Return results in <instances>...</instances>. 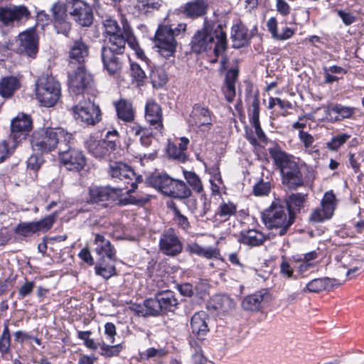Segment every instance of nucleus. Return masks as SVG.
I'll return each mask as SVG.
<instances>
[{
	"mask_svg": "<svg viewBox=\"0 0 364 364\" xmlns=\"http://www.w3.org/2000/svg\"><path fill=\"white\" fill-rule=\"evenodd\" d=\"M340 284L336 279L330 277H322L312 279L303 289V292L319 293L323 290L330 291L334 287Z\"/></svg>",
	"mask_w": 364,
	"mask_h": 364,
	"instance_id": "obj_33",
	"label": "nucleus"
},
{
	"mask_svg": "<svg viewBox=\"0 0 364 364\" xmlns=\"http://www.w3.org/2000/svg\"><path fill=\"white\" fill-rule=\"evenodd\" d=\"M88 152L97 159H103L116 150L117 144L114 139L97 140L93 136L85 141Z\"/></svg>",
	"mask_w": 364,
	"mask_h": 364,
	"instance_id": "obj_18",
	"label": "nucleus"
},
{
	"mask_svg": "<svg viewBox=\"0 0 364 364\" xmlns=\"http://www.w3.org/2000/svg\"><path fill=\"white\" fill-rule=\"evenodd\" d=\"M166 353L167 351L164 348H149L145 351L141 352L140 356L142 360L158 359L166 355Z\"/></svg>",
	"mask_w": 364,
	"mask_h": 364,
	"instance_id": "obj_56",
	"label": "nucleus"
},
{
	"mask_svg": "<svg viewBox=\"0 0 364 364\" xmlns=\"http://www.w3.org/2000/svg\"><path fill=\"white\" fill-rule=\"evenodd\" d=\"M159 245L161 252L166 256H177L183 250V244L175 230L171 228L162 232L160 236Z\"/></svg>",
	"mask_w": 364,
	"mask_h": 364,
	"instance_id": "obj_16",
	"label": "nucleus"
},
{
	"mask_svg": "<svg viewBox=\"0 0 364 364\" xmlns=\"http://www.w3.org/2000/svg\"><path fill=\"white\" fill-rule=\"evenodd\" d=\"M147 301L149 308L152 311L150 312L154 316H158L168 312H174L178 302L173 291L170 290L159 291L155 294L154 297L149 298Z\"/></svg>",
	"mask_w": 364,
	"mask_h": 364,
	"instance_id": "obj_11",
	"label": "nucleus"
},
{
	"mask_svg": "<svg viewBox=\"0 0 364 364\" xmlns=\"http://www.w3.org/2000/svg\"><path fill=\"white\" fill-rule=\"evenodd\" d=\"M237 211L236 205L230 202L223 203L220 205L216 215L224 218L225 220H228L230 216L235 215Z\"/></svg>",
	"mask_w": 364,
	"mask_h": 364,
	"instance_id": "obj_50",
	"label": "nucleus"
},
{
	"mask_svg": "<svg viewBox=\"0 0 364 364\" xmlns=\"http://www.w3.org/2000/svg\"><path fill=\"white\" fill-rule=\"evenodd\" d=\"M114 261H109L105 257H100L95 267V274L105 279H108L117 274Z\"/></svg>",
	"mask_w": 364,
	"mask_h": 364,
	"instance_id": "obj_38",
	"label": "nucleus"
},
{
	"mask_svg": "<svg viewBox=\"0 0 364 364\" xmlns=\"http://www.w3.org/2000/svg\"><path fill=\"white\" fill-rule=\"evenodd\" d=\"M271 191V183L269 181L264 182L263 179H260L256 183L252 189V193L255 196H267Z\"/></svg>",
	"mask_w": 364,
	"mask_h": 364,
	"instance_id": "obj_57",
	"label": "nucleus"
},
{
	"mask_svg": "<svg viewBox=\"0 0 364 364\" xmlns=\"http://www.w3.org/2000/svg\"><path fill=\"white\" fill-rule=\"evenodd\" d=\"M68 132L65 129L57 128H46L36 131L33 133L31 146L33 150L42 154L53 151L58 144H68Z\"/></svg>",
	"mask_w": 364,
	"mask_h": 364,
	"instance_id": "obj_6",
	"label": "nucleus"
},
{
	"mask_svg": "<svg viewBox=\"0 0 364 364\" xmlns=\"http://www.w3.org/2000/svg\"><path fill=\"white\" fill-rule=\"evenodd\" d=\"M86 157L82 151L70 148V171L82 170L86 165Z\"/></svg>",
	"mask_w": 364,
	"mask_h": 364,
	"instance_id": "obj_41",
	"label": "nucleus"
},
{
	"mask_svg": "<svg viewBox=\"0 0 364 364\" xmlns=\"http://www.w3.org/2000/svg\"><path fill=\"white\" fill-rule=\"evenodd\" d=\"M183 174L187 183L193 191L198 193L203 191V186L200 178L194 171L183 170Z\"/></svg>",
	"mask_w": 364,
	"mask_h": 364,
	"instance_id": "obj_46",
	"label": "nucleus"
},
{
	"mask_svg": "<svg viewBox=\"0 0 364 364\" xmlns=\"http://www.w3.org/2000/svg\"><path fill=\"white\" fill-rule=\"evenodd\" d=\"M282 200L275 198L270 206L262 213V221L269 230H275L279 236L287 234L294 223L290 215L286 213Z\"/></svg>",
	"mask_w": 364,
	"mask_h": 364,
	"instance_id": "obj_5",
	"label": "nucleus"
},
{
	"mask_svg": "<svg viewBox=\"0 0 364 364\" xmlns=\"http://www.w3.org/2000/svg\"><path fill=\"white\" fill-rule=\"evenodd\" d=\"M330 112L337 114L335 121H340L343 119L350 118L355 112V109L349 106H343L341 104H336L328 108Z\"/></svg>",
	"mask_w": 364,
	"mask_h": 364,
	"instance_id": "obj_44",
	"label": "nucleus"
},
{
	"mask_svg": "<svg viewBox=\"0 0 364 364\" xmlns=\"http://www.w3.org/2000/svg\"><path fill=\"white\" fill-rule=\"evenodd\" d=\"M117 117L126 122H132L134 119L132 105L128 101L121 99L114 103Z\"/></svg>",
	"mask_w": 364,
	"mask_h": 364,
	"instance_id": "obj_40",
	"label": "nucleus"
},
{
	"mask_svg": "<svg viewBox=\"0 0 364 364\" xmlns=\"http://www.w3.org/2000/svg\"><path fill=\"white\" fill-rule=\"evenodd\" d=\"M203 341L204 340H199L198 338H196L193 335L190 336L189 345L193 350L192 357L195 363L203 362L205 360L202 350V343Z\"/></svg>",
	"mask_w": 364,
	"mask_h": 364,
	"instance_id": "obj_45",
	"label": "nucleus"
},
{
	"mask_svg": "<svg viewBox=\"0 0 364 364\" xmlns=\"http://www.w3.org/2000/svg\"><path fill=\"white\" fill-rule=\"evenodd\" d=\"M107 173L114 182L122 183V186L117 188L127 189L128 194L134 193L137 188V184L143 182L142 176L136 175L130 166L123 162H111Z\"/></svg>",
	"mask_w": 364,
	"mask_h": 364,
	"instance_id": "obj_7",
	"label": "nucleus"
},
{
	"mask_svg": "<svg viewBox=\"0 0 364 364\" xmlns=\"http://www.w3.org/2000/svg\"><path fill=\"white\" fill-rule=\"evenodd\" d=\"M208 316L205 311L195 313L191 318V335L199 340H205L209 332Z\"/></svg>",
	"mask_w": 364,
	"mask_h": 364,
	"instance_id": "obj_24",
	"label": "nucleus"
},
{
	"mask_svg": "<svg viewBox=\"0 0 364 364\" xmlns=\"http://www.w3.org/2000/svg\"><path fill=\"white\" fill-rule=\"evenodd\" d=\"M267 292L258 291L253 294L245 296L242 301V306L244 310L249 311H258L262 308V302Z\"/></svg>",
	"mask_w": 364,
	"mask_h": 364,
	"instance_id": "obj_37",
	"label": "nucleus"
},
{
	"mask_svg": "<svg viewBox=\"0 0 364 364\" xmlns=\"http://www.w3.org/2000/svg\"><path fill=\"white\" fill-rule=\"evenodd\" d=\"M103 25L109 45H118L120 50L122 45H125V41L122 36L123 28L121 29L117 21L112 18L105 19Z\"/></svg>",
	"mask_w": 364,
	"mask_h": 364,
	"instance_id": "obj_25",
	"label": "nucleus"
},
{
	"mask_svg": "<svg viewBox=\"0 0 364 364\" xmlns=\"http://www.w3.org/2000/svg\"><path fill=\"white\" fill-rule=\"evenodd\" d=\"M123 188H114L110 186L94 187L90 188V201L103 207H107L111 203L119 200Z\"/></svg>",
	"mask_w": 364,
	"mask_h": 364,
	"instance_id": "obj_14",
	"label": "nucleus"
},
{
	"mask_svg": "<svg viewBox=\"0 0 364 364\" xmlns=\"http://www.w3.org/2000/svg\"><path fill=\"white\" fill-rule=\"evenodd\" d=\"M337 13L346 26H350L357 20V18L350 12H346L343 10H338Z\"/></svg>",
	"mask_w": 364,
	"mask_h": 364,
	"instance_id": "obj_64",
	"label": "nucleus"
},
{
	"mask_svg": "<svg viewBox=\"0 0 364 364\" xmlns=\"http://www.w3.org/2000/svg\"><path fill=\"white\" fill-rule=\"evenodd\" d=\"M178 291L183 296L192 297L194 296V287L190 283H183L176 287Z\"/></svg>",
	"mask_w": 364,
	"mask_h": 364,
	"instance_id": "obj_62",
	"label": "nucleus"
},
{
	"mask_svg": "<svg viewBox=\"0 0 364 364\" xmlns=\"http://www.w3.org/2000/svg\"><path fill=\"white\" fill-rule=\"evenodd\" d=\"M36 95L42 106L53 107L60 97V84L52 76L42 75L36 82Z\"/></svg>",
	"mask_w": 364,
	"mask_h": 364,
	"instance_id": "obj_8",
	"label": "nucleus"
},
{
	"mask_svg": "<svg viewBox=\"0 0 364 364\" xmlns=\"http://www.w3.org/2000/svg\"><path fill=\"white\" fill-rule=\"evenodd\" d=\"M151 84L155 88L162 87L168 82V75L161 67H154L150 73Z\"/></svg>",
	"mask_w": 364,
	"mask_h": 364,
	"instance_id": "obj_42",
	"label": "nucleus"
},
{
	"mask_svg": "<svg viewBox=\"0 0 364 364\" xmlns=\"http://www.w3.org/2000/svg\"><path fill=\"white\" fill-rule=\"evenodd\" d=\"M186 23L160 24L154 36L155 46L159 54L165 58L174 55L176 47V38L183 36L186 30Z\"/></svg>",
	"mask_w": 364,
	"mask_h": 364,
	"instance_id": "obj_4",
	"label": "nucleus"
},
{
	"mask_svg": "<svg viewBox=\"0 0 364 364\" xmlns=\"http://www.w3.org/2000/svg\"><path fill=\"white\" fill-rule=\"evenodd\" d=\"M125 50V45L119 50L118 45L104 46L101 48V58L104 69L110 76L119 75L123 67L121 55Z\"/></svg>",
	"mask_w": 364,
	"mask_h": 364,
	"instance_id": "obj_10",
	"label": "nucleus"
},
{
	"mask_svg": "<svg viewBox=\"0 0 364 364\" xmlns=\"http://www.w3.org/2000/svg\"><path fill=\"white\" fill-rule=\"evenodd\" d=\"M162 2V0H136V7L141 13L150 14L159 11Z\"/></svg>",
	"mask_w": 364,
	"mask_h": 364,
	"instance_id": "obj_43",
	"label": "nucleus"
},
{
	"mask_svg": "<svg viewBox=\"0 0 364 364\" xmlns=\"http://www.w3.org/2000/svg\"><path fill=\"white\" fill-rule=\"evenodd\" d=\"M150 299H146L144 301L143 304H134L132 306V309L136 312V314L138 316H154V314H152L150 311L152 310L149 308V304L147 301H149Z\"/></svg>",
	"mask_w": 364,
	"mask_h": 364,
	"instance_id": "obj_58",
	"label": "nucleus"
},
{
	"mask_svg": "<svg viewBox=\"0 0 364 364\" xmlns=\"http://www.w3.org/2000/svg\"><path fill=\"white\" fill-rule=\"evenodd\" d=\"M336 196L332 191L326 192L321 200V205L328 217H332L335 210Z\"/></svg>",
	"mask_w": 364,
	"mask_h": 364,
	"instance_id": "obj_47",
	"label": "nucleus"
},
{
	"mask_svg": "<svg viewBox=\"0 0 364 364\" xmlns=\"http://www.w3.org/2000/svg\"><path fill=\"white\" fill-rule=\"evenodd\" d=\"M220 255V251L218 248L213 247H208L201 248L200 253L198 256L203 257L206 259L218 258Z\"/></svg>",
	"mask_w": 364,
	"mask_h": 364,
	"instance_id": "obj_61",
	"label": "nucleus"
},
{
	"mask_svg": "<svg viewBox=\"0 0 364 364\" xmlns=\"http://www.w3.org/2000/svg\"><path fill=\"white\" fill-rule=\"evenodd\" d=\"M350 138V135L346 133L336 135L333 136L331 140L326 144V146L331 151H337Z\"/></svg>",
	"mask_w": 364,
	"mask_h": 364,
	"instance_id": "obj_52",
	"label": "nucleus"
},
{
	"mask_svg": "<svg viewBox=\"0 0 364 364\" xmlns=\"http://www.w3.org/2000/svg\"><path fill=\"white\" fill-rule=\"evenodd\" d=\"M30 12L24 6H14L11 7H0V21L4 26H9L14 21H19L28 18Z\"/></svg>",
	"mask_w": 364,
	"mask_h": 364,
	"instance_id": "obj_23",
	"label": "nucleus"
},
{
	"mask_svg": "<svg viewBox=\"0 0 364 364\" xmlns=\"http://www.w3.org/2000/svg\"><path fill=\"white\" fill-rule=\"evenodd\" d=\"M269 153L275 166L280 170L282 183L286 188L296 190L304 186L303 174L291 155L278 148L269 149Z\"/></svg>",
	"mask_w": 364,
	"mask_h": 364,
	"instance_id": "obj_3",
	"label": "nucleus"
},
{
	"mask_svg": "<svg viewBox=\"0 0 364 364\" xmlns=\"http://www.w3.org/2000/svg\"><path fill=\"white\" fill-rule=\"evenodd\" d=\"M20 87L21 82L18 77H4L0 80V96L4 99H9Z\"/></svg>",
	"mask_w": 364,
	"mask_h": 364,
	"instance_id": "obj_35",
	"label": "nucleus"
},
{
	"mask_svg": "<svg viewBox=\"0 0 364 364\" xmlns=\"http://www.w3.org/2000/svg\"><path fill=\"white\" fill-rule=\"evenodd\" d=\"M267 240V237L255 229L242 230L240 232V241L246 245L255 247L262 245Z\"/></svg>",
	"mask_w": 364,
	"mask_h": 364,
	"instance_id": "obj_36",
	"label": "nucleus"
},
{
	"mask_svg": "<svg viewBox=\"0 0 364 364\" xmlns=\"http://www.w3.org/2000/svg\"><path fill=\"white\" fill-rule=\"evenodd\" d=\"M189 144V139L183 136L180 138V142H168L166 151L169 158L181 163H184L188 159L186 150Z\"/></svg>",
	"mask_w": 364,
	"mask_h": 364,
	"instance_id": "obj_29",
	"label": "nucleus"
},
{
	"mask_svg": "<svg viewBox=\"0 0 364 364\" xmlns=\"http://www.w3.org/2000/svg\"><path fill=\"white\" fill-rule=\"evenodd\" d=\"M77 338L82 341H83L84 345L89 349L92 350H96L99 346L100 345V342H96L92 338H90L92 334L90 331H77Z\"/></svg>",
	"mask_w": 364,
	"mask_h": 364,
	"instance_id": "obj_49",
	"label": "nucleus"
},
{
	"mask_svg": "<svg viewBox=\"0 0 364 364\" xmlns=\"http://www.w3.org/2000/svg\"><path fill=\"white\" fill-rule=\"evenodd\" d=\"M72 11L70 15L80 27H90L94 20L92 7L83 0H72Z\"/></svg>",
	"mask_w": 364,
	"mask_h": 364,
	"instance_id": "obj_17",
	"label": "nucleus"
},
{
	"mask_svg": "<svg viewBox=\"0 0 364 364\" xmlns=\"http://www.w3.org/2000/svg\"><path fill=\"white\" fill-rule=\"evenodd\" d=\"M54 26L58 33H61L65 36L68 33V23L67 22V4L58 2L52 7Z\"/></svg>",
	"mask_w": 364,
	"mask_h": 364,
	"instance_id": "obj_26",
	"label": "nucleus"
},
{
	"mask_svg": "<svg viewBox=\"0 0 364 364\" xmlns=\"http://www.w3.org/2000/svg\"><path fill=\"white\" fill-rule=\"evenodd\" d=\"M117 334L116 326L113 323L107 322L105 325V335L107 340L113 343L114 342V336Z\"/></svg>",
	"mask_w": 364,
	"mask_h": 364,
	"instance_id": "obj_63",
	"label": "nucleus"
},
{
	"mask_svg": "<svg viewBox=\"0 0 364 364\" xmlns=\"http://www.w3.org/2000/svg\"><path fill=\"white\" fill-rule=\"evenodd\" d=\"M330 218H331V217H328L324 211L323 208L321 207V208H316L313 210L309 220L314 223H321Z\"/></svg>",
	"mask_w": 364,
	"mask_h": 364,
	"instance_id": "obj_60",
	"label": "nucleus"
},
{
	"mask_svg": "<svg viewBox=\"0 0 364 364\" xmlns=\"http://www.w3.org/2000/svg\"><path fill=\"white\" fill-rule=\"evenodd\" d=\"M75 122L82 127L95 126L102 119V112L98 105L90 99L80 101L72 107Z\"/></svg>",
	"mask_w": 364,
	"mask_h": 364,
	"instance_id": "obj_9",
	"label": "nucleus"
},
{
	"mask_svg": "<svg viewBox=\"0 0 364 364\" xmlns=\"http://www.w3.org/2000/svg\"><path fill=\"white\" fill-rule=\"evenodd\" d=\"M89 55V46L82 38L73 40L70 45V68L75 65H85Z\"/></svg>",
	"mask_w": 364,
	"mask_h": 364,
	"instance_id": "obj_20",
	"label": "nucleus"
},
{
	"mask_svg": "<svg viewBox=\"0 0 364 364\" xmlns=\"http://www.w3.org/2000/svg\"><path fill=\"white\" fill-rule=\"evenodd\" d=\"M99 347L100 348V355L106 358L117 356L123 349L122 344L109 346L105 343L102 341L100 342Z\"/></svg>",
	"mask_w": 364,
	"mask_h": 364,
	"instance_id": "obj_48",
	"label": "nucleus"
},
{
	"mask_svg": "<svg viewBox=\"0 0 364 364\" xmlns=\"http://www.w3.org/2000/svg\"><path fill=\"white\" fill-rule=\"evenodd\" d=\"M208 3L206 0H193L183 6V13L186 16L196 19L207 14Z\"/></svg>",
	"mask_w": 364,
	"mask_h": 364,
	"instance_id": "obj_32",
	"label": "nucleus"
},
{
	"mask_svg": "<svg viewBox=\"0 0 364 364\" xmlns=\"http://www.w3.org/2000/svg\"><path fill=\"white\" fill-rule=\"evenodd\" d=\"M70 90L80 95L87 89L92 82V76L85 65H75L70 68Z\"/></svg>",
	"mask_w": 364,
	"mask_h": 364,
	"instance_id": "obj_13",
	"label": "nucleus"
},
{
	"mask_svg": "<svg viewBox=\"0 0 364 364\" xmlns=\"http://www.w3.org/2000/svg\"><path fill=\"white\" fill-rule=\"evenodd\" d=\"M247 112L250 124L259 122V100L257 96L254 97Z\"/></svg>",
	"mask_w": 364,
	"mask_h": 364,
	"instance_id": "obj_54",
	"label": "nucleus"
},
{
	"mask_svg": "<svg viewBox=\"0 0 364 364\" xmlns=\"http://www.w3.org/2000/svg\"><path fill=\"white\" fill-rule=\"evenodd\" d=\"M172 208L174 213V219L177 222L178 225L183 230H188L190 228L188 218L181 213L174 203H173Z\"/></svg>",
	"mask_w": 364,
	"mask_h": 364,
	"instance_id": "obj_59",
	"label": "nucleus"
},
{
	"mask_svg": "<svg viewBox=\"0 0 364 364\" xmlns=\"http://www.w3.org/2000/svg\"><path fill=\"white\" fill-rule=\"evenodd\" d=\"M239 70L237 68L230 69L225 75V87L224 92L226 100L228 102H232L235 96V82L237 80Z\"/></svg>",
	"mask_w": 364,
	"mask_h": 364,
	"instance_id": "obj_39",
	"label": "nucleus"
},
{
	"mask_svg": "<svg viewBox=\"0 0 364 364\" xmlns=\"http://www.w3.org/2000/svg\"><path fill=\"white\" fill-rule=\"evenodd\" d=\"M252 36L247 27L241 21L232 26L230 38L232 48L239 49L248 46Z\"/></svg>",
	"mask_w": 364,
	"mask_h": 364,
	"instance_id": "obj_21",
	"label": "nucleus"
},
{
	"mask_svg": "<svg viewBox=\"0 0 364 364\" xmlns=\"http://www.w3.org/2000/svg\"><path fill=\"white\" fill-rule=\"evenodd\" d=\"M172 180L166 173H153L146 178L145 183L166 196Z\"/></svg>",
	"mask_w": 364,
	"mask_h": 364,
	"instance_id": "obj_31",
	"label": "nucleus"
},
{
	"mask_svg": "<svg viewBox=\"0 0 364 364\" xmlns=\"http://www.w3.org/2000/svg\"><path fill=\"white\" fill-rule=\"evenodd\" d=\"M192 194L191 188L182 180L173 178L166 196L179 200L188 199Z\"/></svg>",
	"mask_w": 364,
	"mask_h": 364,
	"instance_id": "obj_34",
	"label": "nucleus"
},
{
	"mask_svg": "<svg viewBox=\"0 0 364 364\" xmlns=\"http://www.w3.org/2000/svg\"><path fill=\"white\" fill-rule=\"evenodd\" d=\"M235 303L227 294H215L213 296L207 304L209 311L226 313L235 308Z\"/></svg>",
	"mask_w": 364,
	"mask_h": 364,
	"instance_id": "obj_28",
	"label": "nucleus"
},
{
	"mask_svg": "<svg viewBox=\"0 0 364 364\" xmlns=\"http://www.w3.org/2000/svg\"><path fill=\"white\" fill-rule=\"evenodd\" d=\"M14 336L15 340L20 343H23L28 341H33L38 346L42 345L41 338L38 336H34L26 331H17L14 333Z\"/></svg>",
	"mask_w": 364,
	"mask_h": 364,
	"instance_id": "obj_55",
	"label": "nucleus"
},
{
	"mask_svg": "<svg viewBox=\"0 0 364 364\" xmlns=\"http://www.w3.org/2000/svg\"><path fill=\"white\" fill-rule=\"evenodd\" d=\"M57 216V213H54L38 221L20 223L15 228L14 232L23 237H31L40 232H46L51 228Z\"/></svg>",
	"mask_w": 364,
	"mask_h": 364,
	"instance_id": "obj_12",
	"label": "nucleus"
},
{
	"mask_svg": "<svg viewBox=\"0 0 364 364\" xmlns=\"http://www.w3.org/2000/svg\"><path fill=\"white\" fill-rule=\"evenodd\" d=\"M122 36L124 37L125 43H127L129 46L131 48L134 49L136 48H138V46H139L138 41H137L136 37L134 36L131 27L127 23V22L123 23Z\"/></svg>",
	"mask_w": 364,
	"mask_h": 364,
	"instance_id": "obj_53",
	"label": "nucleus"
},
{
	"mask_svg": "<svg viewBox=\"0 0 364 364\" xmlns=\"http://www.w3.org/2000/svg\"><path fill=\"white\" fill-rule=\"evenodd\" d=\"M31 127V119L25 114H19L12 119L9 138L12 139L14 146H16L20 141L26 138Z\"/></svg>",
	"mask_w": 364,
	"mask_h": 364,
	"instance_id": "obj_19",
	"label": "nucleus"
},
{
	"mask_svg": "<svg viewBox=\"0 0 364 364\" xmlns=\"http://www.w3.org/2000/svg\"><path fill=\"white\" fill-rule=\"evenodd\" d=\"M190 122L192 125L198 127L211 126V112L207 107H202L199 104H195L190 114Z\"/></svg>",
	"mask_w": 364,
	"mask_h": 364,
	"instance_id": "obj_30",
	"label": "nucleus"
},
{
	"mask_svg": "<svg viewBox=\"0 0 364 364\" xmlns=\"http://www.w3.org/2000/svg\"><path fill=\"white\" fill-rule=\"evenodd\" d=\"M308 198L307 193H295L286 196L282 202L291 218L295 222L296 215L304 209Z\"/></svg>",
	"mask_w": 364,
	"mask_h": 364,
	"instance_id": "obj_22",
	"label": "nucleus"
},
{
	"mask_svg": "<svg viewBox=\"0 0 364 364\" xmlns=\"http://www.w3.org/2000/svg\"><path fill=\"white\" fill-rule=\"evenodd\" d=\"M144 117L146 122L153 128L142 127L134 122L128 126L127 132L130 136L139 137L141 144L148 147L152 142L153 129L161 133L164 129L163 112L161 106L154 100H148L145 106Z\"/></svg>",
	"mask_w": 364,
	"mask_h": 364,
	"instance_id": "obj_2",
	"label": "nucleus"
},
{
	"mask_svg": "<svg viewBox=\"0 0 364 364\" xmlns=\"http://www.w3.org/2000/svg\"><path fill=\"white\" fill-rule=\"evenodd\" d=\"M130 74L133 80L137 83L139 86L144 85L146 75L145 72L142 70L138 63H131Z\"/></svg>",
	"mask_w": 364,
	"mask_h": 364,
	"instance_id": "obj_51",
	"label": "nucleus"
},
{
	"mask_svg": "<svg viewBox=\"0 0 364 364\" xmlns=\"http://www.w3.org/2000/svg\"><path fill=\"white\" fill-rule=\"evenodd\" d=\"M191 50L200 54L213 48L216 57H219L228 48L226 32L221 23H205L204 27L198 30L191 38Z\"/></svg>",
	"mask_w": 364,
	"mask_h": 364,
	"instance_id": "obj_1",
	"label": "nucleus"
},
{
	"mask_svg": "<svg viewBox=\"0 0 364 364\" xmlns=\"http://www.w3.org/2000/svg\"><path fill=\"white\" fill-rule=\"evenodd\" d=\"M94 244L95 251L100 257H105L109 261H115L116 250L110 241L101 234H96Z\"/></svg>",
	"mask_w": 364,
	"mask_h": 364,
	"instance_id": "obj_27",
	"label": "nucleus"
},
{
	"mask_svg": "<svg viewBox=\"0 0 364 364\" xmlns=\"http://www.w3.org/2000/svg\"><path fill=\"white\" fill-rule=\"evenodd\" d=\"M18 52L35 58L38 51V36L35 28H30L18 34Z\"/></svg>",
	"mask_w": 364,
	"mask_h": 364,
	"instance_id": "obj_15",
	"label": "nucleus"
}]
</instances>
